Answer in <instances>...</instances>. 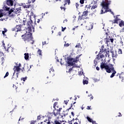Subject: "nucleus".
Wrapping results in <instances>:
<instances>
[{"instance_id": "obj_1", "label": "nucleus", "mask_w": 124, "mask_h": 124, "mask_svg": "<svg viewBox=\"0 0 124 124\" xmlns=\"http://www.w3.org/2000/svg\"><path fill=\"white\" fill-rule=\"evenodd\" d=\"M14 2L16 1H13L12 0H6V1L3 3V9H4L5 11H8V16L10 17L15 16V14H18L19 13H21V10L20 7L16 8L15 12H14L12 9H10V8L6 6V4L9 6H12L14 4Z\"/></svg>"}, {"instance_id": "obj_2", "label": "nucleus", "mask_w": 124, "mask_h": 124, "mask_svg": "<svg viewBox=\"0 0 124 124\" xmlns=\"http://www.w3.org/2000/svg\"><path fill=\"white\" fill-rule=\"evenodd\" d=\"M101 69L103 70L105 69L106 70V72L108 73H111V76H110V78H112L115 76V75L116 74V70H114L113 65L112 64H109L108 65L106 63L102 62L101 63V65H100Z\"/></svg>"}, {"instance_id": "obj_3", "label": "nucleus", "mask_w": 124, "mask_h": 124, "mask_svg": "<svg viewBox=\"0 0 124 124\" xmlns=\"http://www.w3.org/2000/svg\"><path fill=\"white\" fill-rule=\"evenodd\" d=\"M97 56V59L98 60H99L100 58L102 59L105 57H109V50H108V49H106L104 48V46H102V47H101V49H100L99 53H98V55ZM99 57L100 58H99Z\"/></svg>"}, {"instance_id": "obj_4", "label": "nucleus", "mask_w": 124, "mask_h": 124, "mask_svg": "<svg viewBox=\"0 0 124 124\" xmlns=\"http://www.w3.org/2000/svg\"><path fill=\"white\" fill-rule=\"evenodd\" d=\"M114 18H115V19L111 21V23L113 24H119V27H122L124 26V21L123 20H122L120 18V16L117 15L116 16H114Z\"/></svg>"}, {"instance_id": "obj_5", "label": "nucleus", "mask_w": 124, "mask_h": 124, "mask_svg": "<svg viewBox=\"0 0 124 124\" xmlns=\"http://www.w3.org/2000/svg\"><path fill=\"white\" fill-rule=\"evenodd\" d=\"M80 56L81 55H78L75 59L67 57V65L68 66H73L74 65V63L73 62H78L79 61V58H80Z\"/></svg>"}, {"instance_id": "obj_6", "label": "nucleus", "mask_w": 124, "mask_h": 124, "mask_svg": "<svg viewBox=\"0 0 124 124\" xmlns=\"http://www.w3.org/2000/svg\"><path fill=\"white\" fill-rule=\"evenodd\" d=\"M111 4V1H108V0H103L101 4V5L102 7V8L106 10V12H109V5Z\"/></svg>"}, {"instance_id": "obj_7", "label": "nucleus", "mask_w": 124, "mask_h": 124, "mask_svg": "<svg viewBox=\"0 0 124 124\" xmlns=\"http://www.w3.org/2000/svg\"><path fill=\"white\" fill-rule=\"evenodd\" d=\"M32 35V33H31V32H28V34L25 35H21V37H22V39L24 42H30L33 40V37Z\"/></svg>"}, {"instance_id": "obj_8", "label": "nucleus", "mask_w": 124, "mask_h": 124, "mask_svg": "<svg viewBox=\"0 0 124 124\" xmlns=\"http://www.w3.org/2000/svg\"><path fill=\"white\" fill-rule=\"evenodd\" d=\"M31 28L33 30V32L34 31V28L32 26V21L30 20L27 22L26 31H28V32H31Z\"/></svg>"}, {"instance_id": "obj_9", "label": "nucleus", "mask_w": 124, "mask_h": 124, "mask_svg": "<svg viewBox=\"0 0 124 124\" xmlns=\"http://www.w3.org/2000/svg\"><path fill=\"white\" fill-rule=\"evenodd\" d=\"M21 27H22L21 25H17L15 27V28H13L12 31H15L16 32L21 31H22Z\"/></svg>"}, {"instance_id": "obj_10", "label": "nucleus", "mask_w": 124, "mask_h": 124, "mask_svg": "<svg viewBox=\"0 0 124 124\" xmlns=\"http://www.w3.org/2000/svg\"><path fill=\"white\" fill-rule=\"evenodd\" d=\"M61 114V112H56L54 113H48V117L52 118L53 116L56 117Z\"/></svg>"}, {"instance_id": "obj_11", "label": "nucleus", "mask_w": 124, "mask_h": 124, "mask_svg": "<svg viewBox=\"0 0 124 124\" xmlns=\"http://www.w3.org/2000/svg\"><path fill=\"white\" fill-rule=\"evenodd\" d=\"M4 45L5 44L3 43V47H4L5 50H6L7 52H12L14 51V49H13L12 46H10L8 47V48H7V49H6V47H5Z\"/></svg>"}, {"instance_id": "obj_12", "label": "nucleus", "mask_w": 124, "mask_h": 124, "mask_svg": "<svg viewBox=\"0 0 124 124\" xmlns=\"http://www.w3.org/2000/svg\"><path fill=\"white\" fill-rule=\"evenodd\" d=\"M13 70L14 71H15V73L17 72L16 73H20V71H21V68L20 67H14V68H13Z\"/></svg>"}, {"instance_id": "obj_13", "label": "nucleus", "mask_w": 124, "mask_h": 124, "mask_svg": "<svg viewBox=\"0 0 124 124\" xmlns=\"http://www.w3.org/2000/svg\"><path fill=\"white\" fill-rule=\"evenodd\" d=\"M18 78V73H16V77H15V73H14L13 76H12V79L13 80H17V78Z\"/></svg>"}, {"instance_id": "obj_14", "label": "nucleus", "mask_w": 124, "mask_h": 124, "mask_svg": "<svg viewBox=\"0 0 124 124\" xmlns=\"http://www.w3.org/2000/svg\"><path fill=\"white\" fill-rule=\"evenodd\" d=\"M54 124H66L65 123H62V121L56 120L54 121Z\"/></svg>"}, {"instance_id": "obj_15", "label": "nucleus", "mask_w": 124, "mask_h": 124, "mask_svg": "<svg viewBox=\"0 0 124 124\" xmlns=\"http://www.w3.org/2000/svg\"><path fill=\"white\" fill-rule=\"evenodd\" d=\"M67 3H68V5H70V0H65L64 1V4H63L64 7H65V6H66V5L67 4Z\"/></svg>"}, {"instance_id": "obj_16", "label": "nucleus", "mask_w": 124, "mask_h": 124, "mask_svg": "<svg viewBox=\"0 0 124 124\" xmlns=\"http://www.w3.org/2000/svg\"><path fill=\"white\" fill-rule=\"evenodd\" d=\"M54 71H55V70L53 69V67H52V68H51V69L49 70V74L52 75H54Z\"/></svg>"}, {"instance_id": "obj_17", "label": "nucleus", "mask_w": 124, "mask_h": 124, "mask_svg": "<svg viewBox=\"0 0 124 124\" xmlns=\"http://www.w3.org/2000/svg\"><path fill=\"white\" fill-rule=\"evenodd\" d=\"M29 53H24V59H25V60H29Z\"/></svg>"}, {"instance_id": "obj_18", "label": "nucleus", "mask_w": 124, "mask_h": 124, "mask_svg": "<svg viewBox=\"0 0 124 124\" xmlns=\"http://www.w3.org/2000/svg\"><path fill=\"white\" fill-rule=\"evenodd\" d=\"M37 53L39 56H42V50H41L40 49H38V51L37 52Z\"/></svg>"}, {"instance_id": "obj_19", "label": "nucleus", "mask_w": 124, "mask_h": 124, "mask_svg": "<svg viewBox=\"0 0 124 124\" xmlns=\"http://www.w3.org/2000/svg\"><path fill=\"white\" fill-rule=\"evenodd\" d=\"M88 11H84L83 12V15H82V16H88Z\"/></svg>"}, {"instance_id": "obj_20", "label": "nucleus", "mask_w": 124, "mask_h": 124, "mask_svg": "<svg viewBox=\"0 0 124 124\" xmlns=\"http://www.w3.org/2000/svg\"><path fill=\"white\" fill-rule=\"evenodd\" d=\"M111 57H112V58H116V55L115 54V53H114V51H112V50H111Z\"/></svg>"}, {"instance_id": "obj_21", "label": "nucleus", "mask_w": 124, "mask_h": 124, "mask_svg": "<svg viewBox=\"0 0 124 124\" xmlns=\"http://www.w3.org/2000/svg\"><path fill=\"white\" fill-rule=\"evenodd\" d=\"M97 7H98V5L96 4V5L92 6L91 9L94 10V9H95L96 8H97Z\"/></svg>"}, {"instance_id": "obj_22", "label": "nucleus", "mask_w": 124, "mask_h": 124, "mask_svg": "<svg viewBox=\"0 0 124 124\" xmlns=\"http://www.w3.org/2000/svg\"><path fill=\"white\" fill-rule=\"evenodd\" d=\"M16 65H15L14 67H21V63H19V64H17V63H16Z\"/></svg>"}, {"instance_id": "obj_23", "label": "nucleus", "mask_w": 124, "mask_h": 124, "mask_svg": "<svg viewBox=\"0 0 124 124\" xmlns=\"http://www.w3.org/2000/svg\"><path fill=\"white\" fill-rule=\"evenodd\" d=\"M58 102H55V103H54V106H53L54 108H56V107L58 108Z\"/></svg>"}, {"instance_id": "obj_24", "label": "nucleus", "mask_w": 124, "mask_h": 124, "mask_svg": "<svg viewBox=\"0 0 124 124\" xmlns=\"http://www.w3.org/2000/svg\"><path fill=\"white\" fill-rule=\"evenodd\" d=\"M87 121H88V122H92L93 121V120H92V119H91V118H90L89 117H88V116L87 117Z\"/></svg>"}, {"instance_id": "obj_25", "label": "nucleus", "mask_w": 124, "mask_h": 124, "mask_svg": "<svg viewBox=\"0 0 124 124\" xmlns=\"http://www.w3.org/2000/svg\"><path fill=\"white\" fill-rule=\"evenodd\" d=\"M52 117H48V119H46L45 120V121H44V122H45V123H46V122H50V120H49Z\"/></svg>"}, {"instance_id": "obj_26", "label": "nucleus", "mask_w": 124, "mask_h": 124, "mask_svg": "<svg viewBox=\"0 0 124 124\" xmlns=\"http://www.w3.org/2000/svg\"><path fill=\"white\" fill-rule=\"evenodd\" d=\"M75 48H80V44L78 43L75 46Z\"/></svg>"}, {"instance_id": "obj_27", "label": "nucleus", "mask_w": 124, "mask_h": 124, "mask_svg": "<svg viewBox=\"0 0 124 124\" xmlns=\"http://www.w3.org/2000/svg\"><path fill=\"white\" fill-rule=\"evenodd\" d=\"M88 81L87 80H84L83 81V85L88 84Z\"/></svg>"}, {"instance_id": "obj_28", "label": "nucleus", "mask_w": 124, "mask_h": 124, "mask_svg": "<svg viewBox=\"0 0 124 124\" xmlns=\"http://www.w3.org/2000/svg\"><path fill=\"white\" fill-rule=\"evenodd\" d=\"M35 1V0H28V3L30 4L31 2L34 3Z\"/></svg>"}, {"instance_id": "obj_29", "label": "nucleus", "mask_w": 124, "mask_h": 124, "mask_svg": "<svg viewBox=\"0 0 124 124\" xmlns=\"http://www.w3.org/2000/svg\"><path fill=\"white\" fill-rule=\"evenodd\" d=\"M75 120V123H79V124H80V121L79 120V119H78V118H76Z\"/></svg>"}, {"instance_id": "obj_30", "label": "nucleus", "mask_w": 124, "mask_h": 124, "mask_svg": "<svg viewBox=\"0 0 124 124\" xmlns=\"http://www.w3.org/2000/svg\"><path fill=\"white\" fill-rule=\"evenodd\" d=\"M118 53H119V54H122V51L121 49H119L118 50Z\"/></svg>"}, {"instance_id": "obj_31", "label": "nucleus", "mask_w": 124, "mask_h": 124, "mask_svg": "<svg viewBox=\"0 0 124 124\" xmlns=\"http://www.w3.org/2000/svg\"><path fill=\"white\" fill-rule=\"evenodd\" d=\"M30 6L31 5H24V8L29 9V8H30Z\"/></svg>"}, {"instance_id": "obj_32", "label": "nucleus", "mask_w": 124, "mask_h": 124, "mask_svg": "<svg viewBox=\"0 0 124 124\" xmlns=\"http://www.w3.org/2000/svg\"><path fill=\"white\" fill-rule=\"evenodd\" d=\"M62 109V108H60L59 109H56L57 112H61V110Z\"/></svg>"}, {"instance_id": "obj_33", "label": "nucleus", "mask_w": 124, "mask_h": 124, "mask_svg": "<svg viewBox=\"0 0 124 124\" xmlns=\"http://www.w3.org/2000/svg\"><path fill=\"white\" fill-rule=\"evenodd\" d=\"M69 46H70V44H69V43H65V44H64V47H68Z\"/></svg>"}, {"instance_id": "obj_34", "label": "nucleus", "mask_w": 124, "mask_h": 124, "mask_svg": "<svg viewBox=\"0 0 124 124\" xmlns=\"http://www.w3.org/2000/svg\"><path fill=\"white\" fill-rule=\"evenodd\" d=\"M27 79V78H21V81H23L24 82H25Z\"/></svg>"}, {"instance_id": "obj_35", "label": "nucleus", "mask_w": 124, "mask_h": 124, "mask_svg": "<svg viewBox=\"0 0 124 124\" xmlns=\"http://www.w3.org/2000/svg\"><path fill=\"white\" fill-rule=\"evenodd\" d=\"M60 9L61 10L63 9V11L65 12L66 11V8L65 7V6H63V7H60Z\"/></svg>"}, {"instance_id": "obj_36", "label": "nucleus", "mask_w": 124, "mask_h": 124, "mask_svg": "<svg viewBox=\"0 0 124 124\" xmlns=\"http://www.w3.org/2000/svg\"><path fill=\"white\" fill-rule=\"evenodd\" d=\"M36 121H31L30 124H35Z\"/></svg>"}, {"instance_id": "obj_37", "label": "nucleus", "mask_w": 124, "mask_h": 124, "mask_svg": "<svg viewBox=\"0 0 124 124\" xmlns=\"http://www.w3.org/2000/svg\"><path fill=\"white\" fill-rule=\"evenodd\" d=\"M8 76H9V72H6V74L5 75L4 78H7V77H8Z\"/></svg>"}, {"instance_id": "obj_38", "label": "nucleus", "mask_w": 124, "mask_h": 124, "mask_svg": "<svg viewBox=\"0 0 124 124\" xmlns=\"http://www.w3.org/2000/svg\"><path fill=\"white\" fill-rule=\"evenodd\" d=\"M84 0H79V3H80V4H84Z\"/></svg>"}, {"instance_id": "obj_39", "label": "nucleus", "mask_w": 124, "mask_h": 124, "mask_svg": "<svg viewBox=\"0 0 124 124\" xmlns=\"http://www.w3.org/2000/svg\"><path fill=\"white\" fill-rule=\"evenodd\" d=\"M82 17H83V16H79L78 17V20H82Z\"/></svg>"}, {"instance_id": "obj_40", "label": "nucleus", "mask_w": 124, "mask_h": 124, "mask_svg": "<svg viewBox=\"0 0 124 124\" xmlns=\"http://www.w3.org/2000/svg\"><path fill=\"white\" fill-rule=\"evenodd\" d=\"M48 44V43H46V41H44L42 42V45L44 46L45 45H47Z\"/></svg>"}, {"instance_id": "obj_41", "label": "nucleus", "mask_w": 124, "mask_h": 124, "mask_svg": "<svg viewBox=\"0 0 124 124\" xmlns=\"http://www.w3.org/2000/svg\"><path fill=\"white\" fill-rule=\"evenodd\" d=\"M4 16V14H3V13H1L0 12V18L3 17V16ZM5 16V15H4Z\"/></svg>"}, {"instance_id": "obj_42", "label": "nucleus", "mask_w": 124, "mask_h": 124, "mask_svg": "<svg viewBox=\"0 0 124 124\" xmlns=\"http://www.w3.org/2000/svg\"><path fill=\"white\" fill-rule=\"evenodd\" d=\"M107 13V12H106V11H105V12L103 11V10H102L101 11V14H105V13Z\"/></svg>"}, {"instance_id": "obj_43", "label": "nucleus", "mask_w": 124, "mask_h": 124, "mask_svg": "<svg viewBox=\"0 0 124 124\" xmlns=\"http://www.w3.org/2000/svg\"><path fill=\"white\" fill-rule=\"evenodd\" d=\"M73 67H72V68H70V69H69V71H68V73H70V72H71V71H72V70H73Z\"/></svg>"}, {"instance_id": "obj_44", "label": "nucleus", "mask_w": 124, "mask_h": 124, "mask_svg": "<svg viewBox=\"0 0 124 124\" xmlns=\"http://www.w3.org/2000/svg\"><path fill=\"white\" fill-rule=\"evenodd\" d=\"M23 23H24V24H23L24 26H25V23H26V19H25V18H24V20H23Z\"/></svg>"}, {"instance_id": "obj_45", "label": "nucleus", "mask_w": 124, "mask_h": 124, "mask_svg": "<svg viewBox=\"0 0 124 124\" xmlns=\"http://www.w3.org/2000/svg\"><path fill=\"white\" fill-rule=\"evenodd\" d=\"M69 100H66V101H64V103H65V104L67 105V104L68 103Z\"/></svg>"}, {"instance_id": "obj_46", "label": "nucleus", "mask_w": 124, "mask_h": 124, "mask_svg": "<svg viewBox=\"0 0 124 124\" xmlns=\"http://www.w3.org/2000/svg\"><path fill=\"white\" fill-rule=\"evenodd\" d=\"M89 123H92V124H96V122L95 121L89 122Z\"/></svg>"}, {"instance_id": "obj_47", "label": "nucleus", "mask_w": 124, "mask_h": 124, "mask_svg": "<svg viewBox=\"0 0 124 124\" xmlns=\"http://www.w3.org/2000/svg\"><path fill=\"white\" fill-rule=\"evenodd\" d=\"M118 117H122V115L120 112L118 113Z\"/></svg>"}, {"instance_id": "obj_48", "label": "nucleus", "mask_w": 124, "mask_h": 124, "mask_svg": "<svg viewBox=\"0 0 124 124\" xmlns=\"http://www.w3.org/2000/svg\"><path fill=\"white\" fill-rule=\"evenodd\" d=\"M76 7L78 8L79 7V4L76 3Z\"/></svg>"}, {"instance_id": "obj_49", "label": "nucleus", "mask_w": 124, "mask_h": 124, "mask_svg": "<svg viewBox=\"0 0 124 124\" xmlns=\"http://www.w3.org/2000/svg\"><path fill=\"white\" fill-rule=\"evenodd\" d=\"M71 66H73V67H72V68H74V67H77V65H76V64H75V63H74V65Z\"/></svg>"}, {"instance_id": "obj_50", "label": "nucleus", "mask_w": 124, "mask_h": 124, "mask_svg": "<svg viewBox=\"0 0 124 124\" xmlns=\"http://www.w3.org/2000/svg\"><path fill=\"white\" fill-rule=\"evenodd\" d=\"M66 29V27L65 28L62 27V31H64Z\"/></svg>"}, {"instance_id": "obj_51", "label": "nucleus", "mask_w": 124, "mask_h": 124, "mask_svg": "<svg viewBox=\"0 0 124 124\" xmlns=\"http://www.w3.org/2000/svg\"><path fill=\"white\" fill-rule=\"evenodd\" d=\"M109 41H110L111 43H113L114 40H113V39L111 38V39H110Z\"/></svg>"}, {"instance_id": "obj_52", "label": "nucleus", "mask_w": 124, "mask_h": 124, "mask_svg": "<svg viewBox=\"0 0 124 124\" xmlns=\"http://www.w3.org/2000/svg\"><path fill=\"white\" fill-rule=\"evenodd\" d=\"M87 109H88V110L91 109V106H87Z\"/></svg>"}, {"instance_id": "obj_53", "label": "nucleus", "mask_w": 124, "mask_h": 124, "mask_svg": "<svg viewBox=\"0 0 124 124\" xmlns=\"http://www.w3.org/2000/svg\"><path fill=\"white\" fill-rule=\"evenodd\" d=\"M72 105H73V104H71V106H70V107L69 108H68V110L71 109V108H72Z\"/></svg>"}, {"instance_id": "obj_54", "label": "nucleus", "mask_w": 124, "mask_h": 124, "mask_svg": "<svg viewBox=\"0 0 124 124\" xmlns=\"http://www.w3.org/2000/svg\"><path fill=\"white\" fill-rule=\"evenodd\" d=\"M109 42H110V39H107V40H106V43H108Z\"/></svg>"}, {"instance_id": "obj_55", "label": "nucleus", "mask_w": 124, "mask_h": 124, "mask_svg": "<svg viewBox=\"0 0 124 124\" xmlns=\"http://www.w3.org/2000/svg\"><path fill=\"white\" fill-rule=\"evenodd\" d=\"M62 114L63 115H62V116H64V117H65L67 115V114H65V113H62Z\"/></svg>"}, {"instance_id": "obj_56", "label": "nucleus", "mask_w": 124, "mask_h": 124, "mask_svg": "<svg viewBox=\"0 0 124 124\" xmlns=\"http://www.w3.org/2000/svg\"><path fill=\"white\" fill-rule=\"evenodd\" d=\"M46 123H47V124H51L50 121H46Z\"/></svg>"}, {"instance_id": "obj_57", "label": "nucleus", "mask_w": 124, "mask_h": 124, "mask_svg": "<svg viewBox=\"0 0 124 124\" xmlns=\"http://www.w3.org/2000/svg\"><path fill=\"white\" fill-rule=\"evenodd\" d=\"M96 70H97V71H99L100 70V68L99 67H96Z\"/></svg>"}, {"instance_id": "obj_58", "label": "nucleus", "mask_w": 124, "mask_h": 124, "mask_svg": "<svg viewBox=\"0 0 124 124\" xmlns=\"http://www.w3.org/2000/svg\"><path fill=\"white\" fill-rule=\"evenodd\" d=\"M23 119H24L23 118H21V117H20V119H19V121H21V120H23Z\"/></svg>"}, {"instance_id": "obj_59", "label": "nucleus", "mask_w": 124, "mask_h": 124, "mask_svg": "<svg viewBox=\"0 0 124 124\" xmlns=\"http://www.w3.org/2000/svg\"><path fill=\"white\" fill-rule=\"evenodd\" d=\"M7 31V30L6 28H4V31H2V32H6Z\"/></svg>"}, {"instance_id": "obj_60", "label": "nucleus", "mask_w": 124, "mask_h": 124, "mask_svg": "<svg viewBox=\"0 0 124 124\" xmlns=\"http://www.w3.org/2000/svg\"><path fill=\"white\" fill-rule=\"evenodd\" d=\"M58 35L61 36V32H58Z\"/></svg>"}, {"instance_id": "obj_61", "label": "nucleus", "mask_w": 124, "mask_h": 124, "mask_svg": "<svg viewBox=\"0 0 124 124\" xmlns=\"http://www.w3.org/2000/svg\"><path fill=\"white\" fill-rule=\"evenodd\" d=\"M71 115L73 116V117H74V113L73 112H71Z\"/></svg>"}, {"instance_id": "obj_62", "label": "nucleus", "mask_w": 124, "mask_h": 124, "mask_svg": "<svg viewBox=\"0 0 124 124\" xmlns=\"http://www.w3.org/2000/svg\"><path fill=\"white\" fill-rule=\"evenodd\" d=\"M67 19H65V20L63 21V23L67 22Z\"/></svg>"}, {"instance_id": "obj_63", "label": "nucleus", "mask_w": 124, "mask_h": 124, "mask_svg": "<svg viewBox=\"0 0 124 124\" xmlns=\"http://www.w3.org/2000/svg\"><path fill=\"white\" fill-rule=\"evenodd\" d=\"M121 32H124V28H123L121 30Z\"/></svg>"}, {"instance_id": "obj_64", "label": "nucleus", "mask_w": 124, "mask_h": 124, "mask_svg": "<svg viewBox=\"0 0 124 124\" xmlns=\"http://www.w3.org/2000/svg\"><path fill=\"white\" fill-rule=\"evenodd\" d=\"M38 119L40 120L41 119V116H38Z\"/></svg>"}]
</instances>
